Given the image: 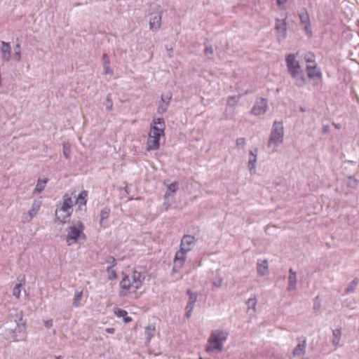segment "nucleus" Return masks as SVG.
<instances>
[{
  "label": "nucleus",
  "mask_w": 359,
  "mask_h": 359,
  "mask_svg": "<svg viewBox=\"0 0 359 359\" xmlns=\"http://www.w3.org/2000/svg\"><path fill=\"white\" fill-rule=\"evenodd\" d=\"M122 278L119 283L118 294L121 297H128L140 289L145 276L135 269H127L121 273Z\"/></svg>",
  "instance_id": "nucleus-1"
},
{
  "label": "nucleus",
  "mask_w": 359,
  "mask_h": 359,
  "mask_svg": "<svg viewBox=\"0 0 359 359\" xmlns=\"http://www.w3.org/2000/svg\"><path fill=\"white\" fill-rule=\"evenodd\" d=\"M287 69L291 77L294 80L297 87H303L306 81L304 73L299 60H297V54L290 53L285 56Z\"/></svg>",
  "instance_id": "nucleus-2"
},
{
  "label": "nucleus",
  "mask_w": 359,
  "mask_h": 359,
  "mask_svg": "<svg viewBox=\"0 0 359 359\" xmlns=\"http://www.w3.org/2000/svg\"><path fill=\"white\" fill-rule=\"evenodd\" d=\"M229 333L225 330H215L212 331L208 339L205 351L208 353L214 351H221L224 342L226 341Z\"/></svg>",
  "instance_id": "nucleus-3"
},
{
  "label": "nucleus",
  "mask_w": 359,
  "mask_h": 359,
  "mask_svg": "<svg viewBox=\"0 0 359 359\" xmlns=\"http://www.w3.org/2000/svg\"><path fill=\"white\" fill-rule=\"evenodd\" d=\"M84 225L80 221L76 222L67 229L66 243L70 246L79 242V239L85 241L86 235L83 233Z\"/></svg>",
  "instance_id": "nucleus-4"
},
{
  "label": "nucleus",
  "mask_w": 359,
  "mask_h": 359,
  "mask_svg": "<svg viewBox=\"0 0 359 359\" xmlns=\"http://www.w3.org/2000/svg\"><path fill=\"white\" fill-rule=\"evenodd\" d=\"M165 135L163 128L150 127L148 138L146 143V149L148 151L158 150L160 148V138Z\"/></svg>",
  "instance_id": "nucleus-5"
},
{
  "label": "nucleus",
  "mask_w": 359,
  "mask_h": 359,
  "mask_svg": "<svg viewBox=\"0 0 359 359\" xmlns=\"http://www.w3.org/2000/svg\"><path fill=\"white\" fill-rule=\"evenodd\" d=\"M284 127L282 121H275L272 125L270 136L268 140V147L278 146L283 142Z\"/></svg>",
  "instance_id": "nucleus-6"
},
{
  "label": "nucleus",
  "mask_w": 359,
  "mask_h": 359,
  "mask_svg": "<svg viewBox=\"0 0 359 359\" xmlns=\"http://www.w3.org/2000/svg\"><path fill=\"white\" fill-rule=\"evenodd\" d=\"M151 8L154 10V12L149 13L151 15L149 18V29L153 32L158 31L161 25V19H162V10L159 6L153 4H151Z\"/></svg>",
  "instance_id": "nucleus-7"
},
{
  "label": "nucleus",
  "mask_w": 359,
  "mask_h": 359,
  "mask_svg": "<svg viewBox=\"0 0 359 359\" xmlns=\"http://www.w3.org/2000/svg\"><path fill=\"white\" fill-rule=\"evenodd\" d=\"M17 322V326L15 329L14 332H18L19 336L17 334L14 335L13 339L14 341H23L25 340L27 337L26 334V321L23 318V315L22 313L19 315V319L18 321L15 320Z\"/></svg>",
  "instance_id": "nucleus-8"
},
{
  "label": "nucleus",
  "mask_w": 359,
  "mask_h": 359,
  "mask_svg": "<svg viewBox=\"0 0 359 359\" xmlns=\"http://www.w3.org/2000/svg\"><path fill=\"white\" fill-rule=\"evenodd\" d=\"M189 252L180 249L176 252L174 261H173V270L175 271H179L184 264L187 259V254Z\"/></svg>",
  "instance_id": "nucleus-9"
},
{
  "label": "nucleus",
  "mask_w": 359,
  "mask_h": 359,
  "mask_svg": "<svg viewBox=\"0 0 359 359\" xmlns=\"http://www.w3.org/2000/svg\"><path fill=\"white\" fill-rule=\"evenodd\" d=\"M275 29L276 30V37L280 41L285 39L287 36V23L285 19L276 20Z\"/></svg>",
  "instance_id": "nucleus-10"
},
{
  "label": "nucleus",
  "mask_w": 359,
  "mask_h": 359,
  "mask_svg": "<svg viewBox=\"0 0 359 359\" xmlns=\"http://www.w3.org/2000/svg\"><path fill=\"white\" fill-rule=\"evenodd\" d=\"M196 241L197 239L194 236L185 234L181 239L180 248L187 252H190L195 245Z\"/></svg>",
  "instance_id": "nucleus-11"
},
{
  "label": "nucleus",
  "mask_w": 359,
  "mask_h": 359,
  "mask_svg": "<svg viewBox=\"0 0 359 359\" xmlns=\"http://www.w3.org/2000/svg\"><path fill=\"white\" fill-rule=\"evenodd\" d=\"M267 100L265 98H260L256 100L255 105L251 109V114L255 116L264 114L267 109Z\"/></svg>",
  "instance_id": "nucleus-12"
},
{
  "label": "nucleus",
  "mask_w": 359,
  "mask_h": 359,
  "mask_svg": "<svg viewBox=\"0 0 359 359\" xmlns=\"http://www.w3.org/2000/svg\"><path fill=\"white\" fill-rule=\"evenodd\" d=\"M299 20L302 24L304 25V30L308 36H311L312 31L311 28L310 18L306 11L303 10L299 13Z\"/></svg>",
  "instance_id": "nucleus-13"
},
{
  "label": "nucleus",
  "mask_w": 359,
  "mask_h": 359,
  "mask_svg": "<svg viewBox=\"0 0 359 359\" xmlns=\"http://www.w3.org/2000/svg\"><path fill=\"white\" fill-rule=\"evenodd\" d=\"M257 156V149L255 148L254 150L249 151V159L248 162V168L251 175H254L256 172V163Z\"/></svg>",
  "instance_id": "nucleus-14"
},
{
  "label": "nucleus",
  "mask_w": 359,
  "mask_h": 359,
  "mask_svg": "<svg viewBox=\"0 0 359 359\" xmlns=\"http://www.w3.org/2000/svg\"><path fill=\"white\" fill-rule=\"evenodd\" d=\"M306 71L309 79H318L320 81L322 80L323 74L317 66H306Z\"/></svg>",
  "instance_id": "nucleus-15"
},
{
  "label": "nucleus",
  "mask_w": 359,
  "mask_h": 359,
  "mask_svg": "<svg viewBox=\"0 0 359 359\" xmlns=\"http://www.w3.org/2000/svg\"><path fill=\"white\" fill-rule=\"evenodd\" d=\"M0 49L2 60L4 62H8L11 57V47L10 43L1 41Z\"/></svg>",
  "instance_id": "nucleus-16"
},
{
  "label": "nucleus",
  "mask_w": 359,
  "mask_h": 359,
  "mask_svg": "<svg viewBox=\"0 0 359 359\" xmlns=\"http://www.w3.org/2000/svg\"><path fill=\"white\" fill-rule=\"evenodd\" d=\"M74 205V201L72 196L69 194H65L62 197V202L59 206L62 208L63 210H67L72 213Z\"/></svg>",
  "instance_id": "nucleus-17"
},
{
  "label": "nucleus",
  "mask_w": 359,
  "mask_h": 359,
  "mask_svg": "<svg viewBox=\"0 0 359 359\" xmlns=\"http://www.w3.org/2000/svg\"><path fill=\"white\" fill-rule=\"evenodd\" d=\"M257 272L260 276L269 274V264L267 259H258L257 263Z\"/></svg>",
  "instance_id": "nucleus-18"
},
{
  "label": "nucleus",
  "mask_w": 359,
  "mask_h": 359,
  "mask_svg": "<svg viewBox=\"0 0 359 359\" xmlns=\"http://www.w3.org/2000/svg\"><path fill=\"white\" fill-rule=\"evenodd\" d=\"M306 346V341L305 337H302L298 339V344L292 351L293 356H299L305 353Z\"/></svg>",
  "instance_id": "nucleus-19"
},
{
  "label": "nucleus",
  "mask_w": 359,
  "mask_h": 359,
  "mask_svg": "<svg viewBox=\"0 0 359 359\" xmlns=\"http://www.w3.org/2000/svg\"><path fill=\"white\" fill-rule=\"evenodd\" d=\"M41 206V201L35 200L32 205L31 209L29 210L27 213V217H25V220L27 222H30L33 219V217L36 215V214L40 210Z\"/></svg>",
  "instance_id": "nucleus-20"
},
{
  "label": "nucleus",
  "mask_w": 359,
  "mask_h": 359,
  "mask_svg": "<svg viewBox=\"0 0 359 359\" xmlns=\"http://www.w3.org/2000/svg\"><path fill=\"white\" fill-rule=\"evenodd\" d=\"M72 212H67V210H63L62 208L59 205L57 206L55 210V217L57 221L62 223H65L67 219L69 218Z\"/></svg>",
  "instance_id": "nucleus-21"
},
{
  "label": "nucleus",
  "mask_w": 359,
  "mask_h": 359,
  "mask_svg": "<svg viewBox=\"0 0 359 359\" xmlns=\"http://www.w3.org/2000/svg\"><path fill=\"white\" fill-rule=\"evenodd\" d=\"M296 284H297V273L290 269L289 270V276H288V285L287 290L288 291H292L296 290Z\"/></svg>",
  "instance_id": "nucleus-22"
},
{
  "label": "nucleus",
  "mask_w": 359,
  "mask_h": 359,
  "mask_svg": "<svg viewBox=\"0 0 359 359\" xmlns=\"http://www.w3.org/2000/svg\"><path fill=\"white\" fill-rule=\"evenodd\" d=\"M83 293V290L80 288L76 290L72 302V306L74 307L78 308L83 305V303L82 302Z\"/></svg>",
  "instance_id": "nucleus-23"
},
{
  "label": "nucleus",
  "mask_w": 359,
  "mask_h": 359,
  "mask_svg": "<svg viewBox=\"0 0 359 359\" xmlns=\"http://www.w3.org/2000/svg\"><path fill=\"white\" fill-rule=\"evenodd\" d=\"M102 65H103V69L104 73L105 74H113V69L110 67V60L107 53H104L102 55Z\"/></svg>",
  "instance_id": "nucleus-24"
},
{
  "label": "nucleus",
  "mask_w": 359,
  "mask_h": 359,
  "mask_svg": "<svg viewBox=\"0 0 359 359\" xmlns=\"http://www.w3.org/2000/svg\"><path fill=\"white\" fill-rule=\"evenodd\" d=\"M166 99L167 100L164 101V97L161 96V103L160 104L157 109L158 114H162L166 111L170 103V100H171V95L168 94Z\"/></svg>",
  "instance_id": "nucleus-25"
},
{
  "label": "nucleus",
  "mask_w": 359,
  "mask_h": 359,
  "mask_svg": "<svg viewBox=\"0 0 359 359\" xmlns=\"http://www.w3.org/2000/svg\"><path fill=\"white\" fill-rule=\"evenodd\" d=\"M88 195V193L87 191H86V190L82 191L77 196L76 201H74V204L79 205V207H81L82 205H86V204L87 203Z\"/></svg>",
  "instance_id": "nucleus-26"
},
{
  "label": "nucleus",
  "mask_w": 359,
  "mask_h": 359,
  "mask_svg": "<svg viewBox=\"0 0 359 359\" xmlns=\"http://www.w3.org/2000/svg\"><path fill=\"white\" fill-rule=\"evenodd\" d=\"M47 182H48L47 179H43V180L39 179L37 181L36 187L33 191V194L35 195L36 194H40L41 192H42L44 190Z\"/></svg>",
  "instance_id": "nucleus-27"
},
{
  "label": "nucleus",
  "mask_w": 359,
  "mask_h": 359,
  "mask_svg": "<svg viewBox=\"0 0 359 359\" xmlns=\"http://www.w3.org/2000/svg\"><path fill=\"white\" fill-rule=\"evenodd\" d=\"M111 212V210L108 207H105L102 208L100 211V226H103V224L105 220L108 219L109 217Z\"/></svg>",
  "instance_id": "nucleus-28"
},
{
  "label": "nucleus",
  "mask_w": 359,
  "mask_h": 359,
  "mask_svg": "<svg viewBox=\"0 0 359 359\" xmlns=\"http://www.w3.org/2000/svg\"><path fill=\"white\" fill-rule=\"evenodd\" d=\"M155 326L154 325H148L144 330L147 341L149 342L151 338L154 336Z\"/></svg>",
  "instance_id": "nucleus-29"
},
{
  "label": "nucleus",
  "mask_w": 359,
  "mask_h": 359,
  "mask_svg": "<svg viewBox=\"0 0 359 359\" xmlns=\"http://www.w3.org/2000/svg\"><path fill=\"white\" fill-rule=\"evenodd\" d=\"M332 335H333V339L332 340V343L335 347H337L339 344L341 335V330L339 329L334 330L332 331Z\"/></svg>",
  "instance_id": "nucleus-30"
},
{
  "label": "nucleus",
  "mask_w": 359,
  "mask_h": 359,
  "mask_svg": "<svg viewBox=\"0 0 359 359\" xmlns=\"http://www.w3.org/2000/svg\"><path fill=\"white\" fill-rule=\"evenodd\" d=\"M158 127L163 128V130H165V123L164 120L162 118H155L153 119L152 123L151 124L150 127Z\"/></svg>",
  "instance_id": "nucleus-31"
},
{
  "label": "nucleus",
  "mask_w": 359,
  "mask_h": 359,
  "mask_svg": "<svg viewBox=\"0 0 359 359\" xmlns=\"http://www.w3.org/2000/svg\"><path fill=\"white\" fill-rule=\"evenodd\" d=\"M240 100V96H229L227 99V106L235 107Z\"/></svg>",
  "instance_id": "nucleus-32"
},
{
  "label": "nucleus",
  "mask_w": 359,
  "mask_h": 359,
  "mask_svg": "<svg viewBox=\"0 0 359 359\" xmlns=\"http://www.w3.org/2000/svg\"><path fill=\"white\" fill-rule=\"evenodd\" d=\"M106 271L107 273L109 280H112L116 279L117 273L116 271L113 269V267L107 266L106 269Z\"/></svg>",
  "instance_id": "nucleus-33"
},
{
  "label": "nucleus",
  "mask_w": 359,
  "mask_h": 359,
  "mask_svg": "<svg viewBox=\"0 0 359 359\" xmlns=\"http://www.w3.org/2000/svg\"><path fill=\"white\" fill-rule=\"evenodd\" d=\"M178 189V183L177 182H172L168 186V191L165 193V196L167 197L169 196L168 191L172 193H175L177 191Z\"/></svg>",
  "instance_id": "nucleus-34"
},
{
  "label": "nucleus",
  "mask_w": 359,
  "mask_h": 359,
  "mask_svg": "<svg viewBox=\"0 0 359 359\" xmlns=\"http://www.w3.org/2000/svg\"><path fill=\"white\" fill-rule=\"evenodd\" d=\"M246 304L248 306V309H252L254 311H255V307L257 305V299L256 297L250 298L247 302Z\"/></svg>",
  "instance_id": "nucleus-35"
},
{
  "label": "nucleus",
  "mask_w": 359,
  "mask_h": 359,
  "mask_svg": "<svg viewBox=\"0 0 359 359\" xmlns=\"http://www.w3.org/2000/svg\"><path fill=\"white\" fill-rule=\"evenodd\" d=\"M22 287V284L18 283L14 287V288L13 290V295L15 297H16L17 299H19L20 297Z\"/></svg>",
  "instance_id": "nucleus-36"
},
{
  "label": "nucleus",
  "mask_w": 359,
  "mask_h": 359,
  "mask_svg": "<svg viewBox=\"0 0 359 359\" xmlns=\"http://www.w3.org/2000/svg\"><path fill=\"white\" fill-rule=\"evenodd\" d=\"M187 294L189 295L188 304H195L196 299H197V294L195 293H193L191 291V290H187Z\"/></svg>",
  "instance_id": "nucleus-37"
},
{
  "label": "nucleus",
  "mask_w": 359,
  "mask_h": 359,
  "mask_svg": "<svg viewBox=\"0 0 359 359\" xmlns=\"http://www.w3.org/2000/svg\"><path fill=\"white\" fill-rule=\"evenodd\" d=\"M358 285V280L357 279H354L346 287L345 292L346 294L353 292Z\"/></svg>",
  "instance_id": "nucleus-38"
},
{
  "label": "nucleus",
  "mask_w": 359,
  "mask_h": 359,
  "mask_svg": "<svg viewBox=\"0 0 359 359\" xmlns=\"http://www.w3.org/2000/svg\"><path fill=\"white\" fill-rule=\"evenodd\" d=\"M14 57L17 61H20L21 60L20 44V43H17L15 45Z\"/></svg>",
  "instance_id": "nucleus-39"
},
{
  "label": "nucleus",
  "mask_w": 359,
  "mask_h": 359,
  "mask_svg": "<svg viewBox=\"0 0 359 359\" xmlns=\"http://www.w3.org/2000/svg\"><path fill=\"white\" fill-rule=\"evenodd\" d=\"M236 144L238 148L243 149L245 146V140L243 137L237 138Z\"/></svg>",
  "instance_id": "nucleus-40"
},
{
  "label": "nucleus",
  "mask_w": 359,
  "mask_h": 359,
  "mask_svg": "<svg viewBox=\"0 0 359 359\" xmlns=\"http://www.w3.org/2000/svg\"><path fill=\"white\" fill-rule=\"evenodd\" d=\"M194 304H190L187 303V305L185 308V310H186L185 316L187 318H189L191 316L192 311L194 309Z\"/></svg>",
  "instance_id": "nucleus-41"
},
{
  "label": "nucleus",
  "mask_w": 359,
  "mask_h": 359,
  "mask_svg": "<svg viewBox=\"0 0 359 359\" xmlns=\"http://www.w3.org/2000/svg\"><path fill=\"white\" fill-rule=\"evenodd\" d=\"M114 313L118 317H126L128 315V313L126 311L121 309H115Z\"/></svg>",
  "instance_id": "nucleus-42"
},
{
  "label": "nucleus",
  "mask_w": 359,
  "mask_h": 359,
  "mask_svg": "<svg viewBox=\"0 0 359 359\" xmlns=\"http://www.w3.org/2000/svg\"><path fill=\"white\" fill-rule=\"evenodd\" d=\"M105 262L109 264V266L114 267L116 264V260L114 257L108 256L106 257Z\"/></svg>",
  "instance_id": "nucleus-43"
},
{
  "label": "nucleus",
  "mask_w": 359,
  "mask_h": 359,
  "mask_svg": "<svg viewBox=\"0 0 359 359\" xmlns=\"http://www.w3.org/2000/svg\"><path fill=\"white\" fill-rule=\"evenodd\" d=\"M316 60L314 54L312 53H307L304 55V60L306 62H313Z\"/></svg>",
  "instance_id": "nucleus-44"
},
{
  "label": "nucleus",
  "mask_w": 359,
  "mask_h": 359,
  "mask_svg": "<svg viewBox=\"0 0 359 359\" xmlns=\"http://www.w3.org/2000/svg\"><path fill=\"white\" fill-rule=\"evenodd\" d=\"M222 281L223 279L220 276H217L212 282V285L215 287H220L222 285Z\"/></svg>",
  "instance_id": "nucleus-45"
},
{
  "label": "nucleus",
  "mask_w": 359,
  "mask_h": 359,
  "mask_svg": "<svg viewBox=\"0 0 359 359\" xmlns=\"http://www.w3.org/2000/svg\"><path fill=\"white\" fill-rule=\"evenodd\" d=\"M63 155L65 158L68 159L70 155V148L66 144L63 145Z\"/></svg>",
  "instance_id": "nucleus-46"
},
{
  "label": "nucleus",
  "mask_w": 359,
  "mask_h": 359,
  "mask_svg": "<svg viewBox=\"0 0 359 359\" xmlns=\"http://www.w3.org/2000/svg\"><path fill=\"white\" fill-rule=\"evenodd\" d=\"M106 101H107V104H106L107 109L111 110L112 109L113 104H112V102H111V96L109 95H108L107 96Z\"/></svg>",
  "instance_id": "nucleus-47"
},
{
  "label": "nucleus",
  "mask_w": 359,
  "mask_h": 359,
  "mask_svg": "<svg viewBox=\"0 0 359 359\" xmlns=\"http://www.w3.org/2000/svg\"><path fill=\"white\" fill-rule=\"evenodd\" d=\"M212 53H213L212 48L211 46H206L205 48V55L209 57V55H212Z\"/></svg>",
  "instance_id": "nucleus-48"
},
{
  "label": "nucleus",
  "mask_w": 359,
  "mask_h": 359,
  "mask_svg": "<svg viewBox=\"0 0 359 359\" xmlns=\"http://www.w3.org/2000/svg\"><path fill=\"white\" fill-rule=\"evenodd\" d=\"M44 325L47 328H50L53 326V320H48L44 321Z\"/></svg>",
  "instance_id": "nucleus-49"
},
{
  "label": "nucleus",
  "mask_w": 359,
  "mask_h": 359,
  "mask_svg": "<svg viewBox=\"0 0 359 359\" xmlns=\"http://www.w3.org/2000/svg\"><path fill=\"white\" fill-rule=\"evenodd\" d=\"M105 331L109 334H114L115 332V329L114 327H107L105 329Z\"/></svg>",
  "instance_id": "nucleus-50"
},
{
  "label": "nucleus",
  "mask_w": 359,
  "mask_h": 359,
  "mask_svg": "<svg viewBox=\"0 0 359 359\" xmlns=\"http://www.w3.org/2000/svg\"><path fill=\"white\" fill-rule=\"evenodd\" d=\"M330 131V126L328 125H324L323 126V132L324 133H327Z\"/></svg>",
  "instance_id": "nucleus-51"
},
{
  "label": "nucleus",
  "mask_w": 359,
  "mask_h": 359,
  "mask_svg": "<svg viewBox=\"0 0 359 359\" xmlns=\"http://www.w3.org/2000/svg\"><path fill=\"white\" fill-rule=\"evenodd\" d=\"M306 66H317L316 60H313V62H306Z\"/></svg>",
  "instance_id": "nucleus-52"
},
{
  "label": "nucleus",
  "mask_w": 359,
  "mask_h": 359,
  "mask_svg": "<svg viewBox=\"0 0 359 359\" xmlns=\"http://www.w3.org/2000/svg\"><path fill=\"white\" fill-rule=\"evenodd\" d=\"M131 320H132V318H131L130 317H128V316H126V317H124V321H125L126 323H129V322H130Z\"/></svg>",
  "instance_id": "nucleus-53"
},
{
  "label": "nucleus",
  "mask_w": 359,
  "mask_h": 359,
  "mask_svg": "<svg viewBox=\"0 0 359 359\" xmlns=\"http://www.w3.org/2000/svg\"><path fill=\"white\" fill-rule=\"evenodd\" d=\"M332 125L335 127V128L337 129H339L341 128V126L340 124L339 123H333Z\"/></svg>",
  "instance_id": "nucleus-54"
},
{
  "label": "nucleus",
  "mask_w": 359,
  "mask_h": 359,
  "mask_svg": "<svg viewBox=\"0 0 359 359\" xmlns=\"http://www.w3.org/2000/svg\"><path fill=\"white\" fill-rule=\"evenodd\" d=\"M313 309H314L315 310H316L317 309H319V306H318V305L317 306V305L315 304H314V306H313Z\"/></svg>",
  "instance_id": "nucleus-55"
},
{
  "label": "nucleus",
  "mask_w": 359,
  "mask_h": 359,
  "mask_svg": "<svg viewBox=\"0 0 359 359\" xmlns=\"http://www.w3.org/2000/svg\"><path fill=\"white\" fill-rule=\"evenodd\" d=\"M283 1H277L278 5L279 6H280L282 5V3H283Z\"/></svg>",
  "instance_id": "nucleus-56"
},
{
  "label": "nucleus",
  "mask_w": 359,
  "mask_h": 359,
  "mask_svg": "<svg viewBox=\"0 0 359 359\" xmlns=\"http://www.w3.org/2000/svg\"><path fill=\"white\" fill-rule=\"evenodd\" d=\"M168 95H162V96H163V97H164V101H166V100H167L166 97H167V96H168Z\"/></svg>",
  "instance_id": "nucleus-57"
}]
</instances>
